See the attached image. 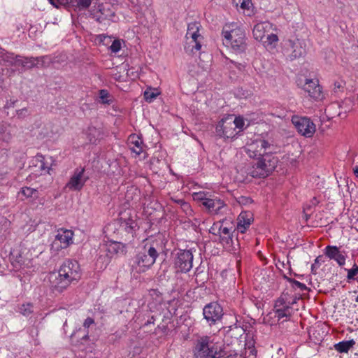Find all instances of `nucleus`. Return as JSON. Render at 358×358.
<instances>
[{
	"mask_svg": "<svg viewBox=\"0 0 358 358\" xmlns=\"http://www.w3.org/2000/svg\"><path fill=\"white\" fill-rule=\"evenodd\" d=\"M27 112V109L26 108H24L22 109L17 110V113L19 116H21V115H24Z\"/></svg>",
	"mask_w": 358,
	"mask_h": 358,
	"instance_id": "5fc2aeb1",
	"label": "nucleus"
},
{
	"mask_svg": "<svg viewBox=\"0 0 358 358\" xmlns=\"http://www.w3.org/2000/svg\"><path fill=\"white\" fill-rule=\"evenodd\" d=\"M285 278L290 283H292L294 286H296L298 288L300 289V290L301 291H305V290H307L308 289V287H306V285L303 283H301L297 280H296L294 278H288V277H286L285 276Z\"/></svg>",
	"mask_w": 358,
	"mask_h": 358,
	"instance_id": "37998d69",
	"label": "nucleus"
},
{
	"mask_svg": "<svg viewBox=\"0 0 358 358\" xmlns=\"http://www.w3.org/2000/svg\"><path fill=\"white\" fill-rule=\"evenodd\" d=\"M217 136L222 138H232L236 134L233 115L222 118L217 124L215 129Z\"/></svg>",
	"mask_w": 358,
	"mask_h": 358,
	"instance_id": "9d476101",
	"label": "nucleus"
},
{
	"mask_svg": "<svg viewBox=\"0 0 358 358\" xmlns=\"http://www.w3.org/2000/svg\"><path fill=\"white\" fill-rule=\"evenodd\" d=\"M353 173L357 178H358V166H356L353 168Z\"/></svg>",
	"mask_w": 358,
	"mask_h": 358,
	"instance_id": "e2e57ef3",
	"label": "nucleus"
},
{
	"mask_svg": "<svg viewBox=\"0 0 358 358\" xmlns=\"http://www.w3.org/2000/svg\"><path fill=\"white\" fill-rule=\"evenodd\" d=\"M356 301L358 302V296L356 298Z\"/></svg>",
	"mask_w": 358,
	"mask_h": 358,
	"instance_id": "774afa93",
	"label": "nucleus"
},
{
	"mask_svg": "<svg viewBox=\"0 0 358 358\" xmlns=\"http://www.w3.org/2000/svg\"><path fill=\"white\" fill-rule=\"evenodd\" d=\"M155 319L154 316H152L151 318L145 323V325H148V324L154 323Z\"/></svg>",
	"mask_w": 358,
	"mask_h": 358,
	"instance_id": "680f3d73",
	"label": "nucleus"
},
{
	"mask_svg": "<svg viewBox=\"0 0 358 358\" xmlns=\"http://www.w3.org/2000/svg\"><path fill=\"white\" fill-rule=\"evenodd\" d=\"M104 247V251L106 252V257L104 258L106 262H109L110 259H111L114 255L117 254L119 251L122 249V245L120 243L117 241L110 242Z\"/></svg>",
	"mask_w": 358,
	"mask_h": 358,
	"instance_id": "a878e982",
	"label": "nucleus"
},
{
	"mask_svg": "<svg viewBox=\"0 0 358 358\" xmlns=\"http://www.w3.org/2000/svg\"><path fill=\"white\" fill-rule=\"evenodd\" d=\"M269 146V143L264 139L256 140L249 145L247 152L250 158H255L257 155L268 154L266 150Z\"/></svg>",
	"mask_w": 358,
	"mask_h": 358,
	"instance_id": "4468645a",
	"label": "nucleus"
},
{
	"mask_svg": "<svg viewBox=\"0 0 358 358\" xmlns=\"http://www.w3.org/2000/svg\"><path fill=\"white\" fill-rule=\"evenodd\" d=\"M44 159V157L42 155L38 154L35 157V161L36 162L35 166L38 167L41 171H46L49 173L50 168L46 165Z\"/></svg>",
	"mask_w": 358,
	"mask_h": 358,
	"instance_id": "72a5a7b5",
	"label": "nucleus"
},
{
	"mask_svg": "<svg viewBox=\"0 0 358 358\" xmlns=\"http://www.w3.org/2000/svg\"><path fill=\"white\" fill-rule=\"evenodd\" d=\"M218 233L220 234V243L224 245L231 246L233 245V234L230 229L220 225Z\"/></svg>",
	"mask_w": 358,
	"mask_h": 358,
	"instance_id": "5701e85b",
	"label": "nucleus"
},
{
	"mask_svg": "<svg viewBox=\"0 0 358 358\" xmlns=\"http://www.w3.org/2000/svg\"><path fill=\"white\" fill-rule=\"evenodd\" d=\"M87 138L92 144H96L103 138V132L101 129L90 126L86 131Z\"/></svg>",
	"mask_w": 358,
	"mask_h": 358,
	"instance_id": "b1692460",
	"label": "nucleus"
},
{
	"mask_svg": "<svg viewBox=\"0 0 358 358\" xmlns=\"http://www.w3.org/2000/svg\"><path fill=\"white\" fill-rule=\"evenodd\" d=\"M159 95L158 92H155L152 91L151 90H146L144 92V99L148 102L152 101L157 96Z\"/></svg>",
	"mask_w": 358,
	"mask_h": 358,
	"instance_id": "79ce46f5",
	"label": "nucleus"
},
{
	"mask_svg": "<svg viewBox=\"0 0 358 358\" xmlns=\"http://www.w3.org/2000/svg\"><path fill=\"white\" fill-rule=\"evenodd\" d=\"M106 13H108V15H111V13H115L114 11L111 10L110 8H106Z\"/></svg>",
	"mask_w": 358,
	"mask_h": 358,
	"instance_id": "338daca9",
	"label": "nucleus"
},
{
	"mask_svg": "<svg viewBox=\"0 0 358 358\" xmlns=\"http://www.w3.org/2000/svg\"><path fill=\"white\" fill-rule=\"evenodd\" d=\"M251 166L248 169V174L253 178H264L268 176L276 168L278 158L270 154H262L253 158Z\"/></svg>",
	"mask_w": 358,
	"mask_h": 358,
	"instance_id": "f03ea898",
	"label": "nucleus"
},
{
	"mask_svg": "<svg viewBox=\"0 0 358 358\" xmlns=\"http://www.w3.org/2000/svg\"><path fill=\"white\" fill-rule=\"evenodd\" d=\"M85 168L76 169L66 187L73 191L81 190L85 183L89 179L88 176H85Z\"/></svg>",
	"mask_w": 358,
	"mask_h": 358,
	"instance_id": "f8f14e48",
	"label": "nucleus"
},
{
	"mask_svg": "<svg viewBox=\"0 0 358 358\" xmlns=\"http://www.w3.org/2000/svg\"><path fill=\"white\" fill-rule=\"evenodd\" d=\"M318 268V266H317V264H315V263L312 264L311 266V271L313 273L315 274L316 273V270L317 268Z\"/></svg>",
	"mask_w": 358,
	"mask_h": 358,
	"instance_id": "052dcab7",
	"label": "nucleus"
},
{
	"mask_svg": "<svg viewBox=\"0 0 358 358\" xmlns=\"http://www.w3.org/2000/svg\"><path fill=\"white\" fill-rule=\"evenodd\" d=\"M14 64L16 66H21L24 69H31L35 66L34 57H23L17 55L14 59Z\"/></svg>",
	"mask_w": 358,
	"mask_h": 358,
	"instance_id": "cd10ccee",
	"label": "nucleus"
},
{
	"mask_svg": "<svg viewBox=\"0 0 358 358\" xmlns=\"http://www.w3.org/2000/svg\"><path fill=\"white\" fill-rule=\"evenodd\" d=\"M203 37H185L184 48L185 52L190 54H195L201 48V43Z\"/></svg>",
	"mask_w": 358,
	"mask_h": 358,
	"instance_id": "dca6fc26",
	"label": "nucleus"
},
{
	"mask_svg": "<svg viewBox=\"0 0 358 358\" xmlns=\"http://www.w3.org/2000/svg\"><path fill=\"white\" fill-rule=\"evenodd\" d=\"M318 203H319V201L317 200V199L316 197H313L311 199L310 204L309 206H310V208H311L312 206H316Z\"/></svg>",
	"mask_w": 358,
	"mask_h": 358,
	"instance_id": "864d4df0",
	"label": "nucleus"
},
{
	"mask_svg": "<svg viewBox=\"0 0 358 358\" xmlns=\"http://www.w3.org/2000/svg\"><path fill=\"white\" fill-rule=\"evenodd\" d=\"M81 277L78 262L68 259L60 266L58 274H52L50 278L53 290L62 292L71 282H77Z\"/></svg>",
	"mask_w": 358,
	"mask_h": 358,
	"instance_id": "f257e3e1",
	"label": "nucleus"
},
{
	"mask_svg": "<svg viewBox=\"0 0 358 358\" xmlns=\"http://www.w3.org/2000/svg\"><path fill=\"white\" fill-rule=\"evenodd\" d=\"M290 306V296L288 293L283 292L281 296L276 300L275 307H287Z\"/></svg>",
	"mask_w": 358,
	"mask_h": 358,
	"instance_id": "473e14b6",
	"label": "nucleus"
},
{
	"mask_svg": "<svg viewBox=\"0 0 358 358\" xmlns=\"http://www.w3.org/2000/svg\"><path fill=\"white\" fill-rule=\"evenodd\" d=\"M76 0H57L59 8L61 6H62L65 8L74 7V3H76Z\"/></svg>",
	"mask_w": 358,
	"mask_h": 358,
	"instance_id": "a18cd8bd",
	"label": "nucleus"
},
{
	"mask_svg": "<svg viewBox=\"0 0 358 358\" xmlns=\"http://www.w3.org/2000/svg\"><path fill=\"white\" fill-rule=\"evenodd\" d=\"M358 274V266L355 264L351 269L348 270L347 278L348 280H355V276Z\"/></svg>",
	"mask_w": 358,
	"mask_h": 358,
	"instance_id": "c03bdc74",
	"label": "nucleus"
},
{
	"mask_svg": "<svg viewBox=\"0 0 358 358\" xmlns=\"http://www.w3.org/2000/svg\"><path fill=\"white\" fill-rule=\"evenodd\" d=\"M203 315L210 326L215 325L221 321L224 315L223 308L217 302H210L203 308Z\"/></svg>",
	"mask_w": 358,
	"mask_h": 358,
	"instance_id": "0eeeda50",
	"label": "nucleus"
},
{
	"mask_svg": "<svg viewBox=\"0 0 358 358\" xmlns=\"http://www.w3.org/2000/svg\"><path fill=\"white\" fill-rule=\"evenodd\" d=\"M200 24L197 22L189 23L185 37H203L199 33Z\"/></svg>",
	"mask_w": 358,
	"mask_h": 358,
	"instance_id": "c756f323",
	"label": "nucleus"
},
{
	"mask_svg": "<svg viewBox=\"0 0 358 358\" xmlns=\"http://www.w3.org/2000/svg\"><path fill=\"white\" fill-rule=\"evenodd\" d=\"M303 89L315 101H320L324 98L322 88L319 85L318 80L306 79Z\"/></svg>",
	"mask_w": 358,
	"mask_h": 358,
	"instance_id": "ddd939ff",
	"label": "nucleus"
},
{
	"mask_svg": "<svg viewBox=\"0 0 358 358\" xmlns=\"http://www.w3.org/2000/svg\"><path fill=\"white\" fill-rule=\"evenodd\" d=\"M292 122L298 132L306 137H311L315 132V125L308 117L294 115Z\"/></svg>",
	"mask_w": 358,
	"mask_h": 358,
	"instance_id": "6e6552de",
	"label": "nucleus"
},
{
	"mask_svg": "<svg viewBox=\"0 0 358 358\" xmlns=\"http://www.w3.org/2000/svg\"><path fill=\"white\" fill-rule=\"evenodd\" d=\"M252 221V215L250 212H242L238 217V229L241 233H245Z\"/></svg>",
	"mask_w": 358,
	"mask_h": 358,
	"instance_id": "412c9836",
	"label": "nucleus"
},
{
	"mask_svg": "<svg viewBox=\"0 0 358 358\" xmlns=\"http://www.w3.org/2000/svg\"><path fill=\"white\" fill-rule=\"evenodd\" d=\"M271 24L268 22H262L255 25L252 29L254 38L257 41H263L265 34L271 29Z\"/></svg>",
	"mask_w": 358,
	"mask_h": 358,
	"instance_id": "6ab92c4d",
	"label": "nucleus"
},
{
	"mask_svg": "<svg viewBox=\"0 0 358 358\" xmlns=\"http://www.w3.org/2000/svg\"><path fill=\"white\" fill-rule=\"evenodd\" d=\"M233 3L238 8H241L243 10H249L252 6L250 0H233Z\"/></svg>",
	"mask_w": 358,
	"mask_h": 358,
	"instance_id": "e433bc0d",
	"label": "nucleus"
},
{
	"mask_svg": "<svg viewBox=\"0 0 358 358\" xmlns=\"http://www.w3.org/2000/svg\"><path fill=\"white\" fill-rule=\"evenodd\" d=\"M32 307L31 303L22 304L20 308V311L23 315L29 316L33 313Z\"/></svg>",
	"mask_w": 358,
	"mask_h": 358,
	"instance_id": "a19ab883",
	"label": "nucleus"
},
{
	"mask_svg": "<svg viewBox=\"0 0 358 358\" xmlns=\"http://www.w3.org/2000/svg\"><path fill=\"white\" fill-rule=\"evenodd\" d=\"M282 52L287 58L292 61L306 55V45L298 38L287 39L283 41Z\"/></svg>",
	"mask_w": 358,
	"mask_h": 358,
	"instance_id": "423d86ee",
	"label": "nucleus"
},
{
	"mask_svg": "<svg viewBox=\"0 0 358 358\" xmlns=\"http://www.w3.org/2000/svg\"><path fill=\"white\" fill-rule=\"evenodd\" d=\"M131 3L132 4H138V3H141V1H140V0H136V1L131 0Z\"/></svg>",
	"mask_w": 358,
	"mask_h": 358,
	"instance_id": "69168bd1",
	"label": "nucleus"
},
{
	"mask_svg": "<svg viewBox=\"0 0 358 358\" xmlns=\"http://www.w3.org/2000/svg\"><path fill=\"white\" fill-rule=\"evenodd\" d=\"M275 317L278 320L283 317L288 318L292 315V308L291 306L287 307H275Z\"/></svg>",
	"mask_w": 358,
	"mask_h": 358,
	"instance_id": "2f4dec72",
	"label": "nucleus"
},
{
	"mask_svg": "<svg viewBox=\"0 0 358 358\" xmlns=\"http://www.w3.org/2000/svg\"><path fill=\"white\" fill-rule=\"evenodd\" d=\"M222 35L227 43H229L231 48L236 53H242L247 49V43L245 31L241 28H234L227 30L224 28Z\"/></svg>",
	"mask_w": 358,
	"mask_h": 358,
	"instance_id": "20e7f679",
	"label": "nucleus"
},
{
	"mask_svg": "<svg viewBox=\"0 0 358 358\" xmlns=\"http://www.w3.org/2000/svg\"><path fill=\"white\" fill-rule=\"evenodd\" d=\"M310 210V206H308L307 208H306L304 209V210H303L304 216H305V217H306V221L309 219V217H310V216L309 214H308V213H306V211H307V210Z\"/></svg>",
	"mask_w": 358,
	"mask_h": 358,
	"instance_id": "6e6d98bb",
	"label": "nucleus"
},
{
	"mask_svg": "<svg viewBox=\"0 0 358 358\" xmlns=\"http://www.w3.org/2000/svg\"><path fill=\"white\" fill-rule=\"evenodd\" d=\"M142 249L145 252V254L150 257V259L152 261V262L155 264L157 258L159 255V250L161 249V247L159 245V244L157 242L145 243Z\"/></svg>",
	"mask_w": 358,
	"mask_h": 358,
	"instance_id": "4be33fe9",
	"label": "nucleus"
},
{
	"mask_svg": "<svg viewBox=\"0 0 358 358\" xmlns=\"http://www.w3.org/2000/svg\"><path fill=\"white\" fill-rule=\"evenodd\" d=\"M193 199L194 201H200L201 204L210 214L220 213L221 209L225 206L224 201L217 197L211 198V195L207 192L194 193Z\"/></svg>",
	"mask_w": 358,
	"mask_h": 358,
	"instance_id": "39448f33",
	"label": "nucleus"
},
{
	"mask_svg": "<svg viewBox=\"0 0 358 358\" xmlns=\"http://www.w3.org/2000/svg\"><path fill=\"white\" fill-rule=\"evenodd\" d=\"M322 258H323V256L322 255H319L318 257H316V259H315V264H319L320 263V262H324L322 260Z\"/></svg>",
	"mask_w": 358,
	"mask_h": 358,
	"instance_id": "4d7b16f0",
	"label": "nucleus"
},
{
	"mask_svg": "<svg viewBox=\"0 0 358 358\" xmlns=\"http://www.w3.org/2000/svg\"><path fill=\"white\" fill-rule=\"evenodd\" d=\"M134 264L139 267V271L144 272L150 268L154 264L150 259V257L141 248L134 257Z\"/></svg>",
	"mask_w": 358,
	"mask_h": 358,
	"instance_id": "2eb2a0df",
	"label": "nucleus"
},
{
	"mask_svg": "<svg viewBox=\"0 0 358 358\" xmlns=\"http://www.w3.org/2000/svg\"><path fill=\"white\" fill-rule=\"evenodd\" d=\"M30 260H28V263H26V261L23 259L21 255L16 257V259L14 262H13V266L15 268H24L26 266H28Z\"/></svg>",
	"mask_w": 358,
	"mask_h": 358,
	"instance_id": "58836bf2",
	"label": "nucleus"
},
{
	"mask_svg": "<svg viewBox=\"0 0 358 358\" xmlns=\"http://www.w3.org/2000/svg\"><path fill=\"white\" fill-rule=\"evenodd\" d=\"M88 331L80 328L71 335V343L75 345L83 344V341L88 340Z\"/></svg>",
	"mask_w": 358,
	"mask_h": 358,
	"instance_id": "393cba45",
	"label": "nucleus"
},
{
	"mask_svg": "<svg viewBox=\"0 0 358 358\" xmlns=\"http://www.w3.org/2000/svg\"><path fill=\"white\" fill-rule=\"evenodd\" d=\"M175 268L178 272L187 273L193 266V255L190 250H180L175 258Z\"/></svg>",
	"mask_w": 358,
	"mask_h": 358,
	"instance_id": "1a4fd4ad",
	"label": "nucleus"
},
{
	"mask_svg": "<svg viewBox=\"0 0 358 358\" xmlns=\"http://www.w3.org/2000/svg\"><path fill=\"white\" fill-rule=\"evenodd\" d=\"M73 235V233L71 230H59L57 234L55 236L54 244H56L57 241H58L62 244L60 247L62 248H66L72 242Z\"/></svg>",
	"mask_w": 358,
	"mask_h": 358,
	"instance_id": "aec40b11",
	"label": "nucleus"
},
{
	"mask_svg": "<svg viewBox=\"0 0 358 358\" xmlns=\"http://www.w3.org/2000/svg\"><path fill=\"white\" fill-rule=\"evenodd\" d=\"M324 255L330 259H334L339 266H343L345 263V257L337 246L327 245L324 249Z\"/></svg>",
	"mask_w": 358,
	"mask_h": 358,
	"instance_id": "f3484780",
	"label": "nucleus"
},
{
	"mask_svg": "<svg viewBox=\"0 0 358 358\" xmlns=\"http://www.w3.org/2000/svg\"><path fill=\"white\" fill-rule=\"evenodd\" d=\"M180 208L187 215L189 216L192 214L190 204L185 201L180 205Z\"/></svg>",
	"mask_w": 358,
	"mask_h": 358,
	"instance_id": "49530a36",
	"label": "nucleus"
},
{
	"mask_svg": "<svg viewBox=\"0 0 358 358\" xmlns=\"http://www.w3.org/2000/svg\"><path fill=\"white\" fill-rule=\"evenodd\" d=\"M233 120L234 122L235 129L236 128L241 129L244 126V121L242 118L233 117Z\"/></svg>",
	"mask_w": 358,
	"mask_h": 358,
	"instance_id": "09e8293b",
	"label": "nucleus"
},
{
	"mask_svg": "<svg viewBox=\"0 0 358 358\" xmlns=\"http://www.w3.org/2000/svg\"><path fill=\"white\" fill-rule=\"evenodd\" d=\"M51 62V58L49 56H42L35 58V66L37 68L47 67Z\"/></svg>",
	"mask_w": 358,
	"mask_h": 358,
	"instance_id": "f704fd0d",
	"label": "nucleus"
},
{
	"mask_svg": "<svg viewBox=\"0 0 358 358\" xmlns=\"http://www.w3.org/2000/svg\"><path fill=\"white\" fill-rule=\"evenodd\" d=\"M171 199H172V201H173L174 203H176L178 204L180 206V205H181V204L185 201V200H184V199H173V198H172Z\"/></svg>",
	"mask_w": 358,
	"mask_h": 358,
	"instance_id": "13d9d810",
	"label": "nucleus"
},
{
	"mask_svg": "<svg viewBox=\"0 0 358 358\" xmlns=\"http://www.w3.org/2000/svg\"><path fill=\"white\" fill-rule=\"evenodd\" d=\"M129 141L130 150L132 152H134L136 155H139L143 152V141L138 136L134 134L131 135L129 138Z\"/></svg>",
	"mask_w": 358,
	"mask_h": 358,
	"instance_id": "bb28decb",
	"label": "nucleus"
},
{
	"mask_svg": "<svg viewBox=\"0 0 358 358\" xmlns=\"http://www.w3.org/2000/svg\"><path fill=\"white\" fill-rule=\"evenodd\" d=\"M110 97V94L106 90H101L99 91V98L101 100L102 103L110 104L111 103V100L109 99Z\"/></svg>",
	"mask_w": 358,
	"mask_h": 358,
	"instance_id": "ea45409f",
	"label": "nucleus"
},
{
	"mask_svg": "<svg viewBox=\"0 0 358 358\" xmlns=\"http://www.w3.org/2000/svg\"><path fill=\"white\" fill-rule=\"evenodd\" d=\"M48 1L54 7H55L57 8H59V5H58V3H57V0H48Z\"/></svg>",
	"mask_w": 358,
	"mask_h": 358,
	"instance_id": "bf43d9fd",
	"label": "nucleus"
},
{
	"mask_svg": "<svg viewBox=\"0 0 358 358\" xmlns=\"http://www.w3.org/2000/svg\"><path fill=\"white\" fill-rule=\"evenodd\" d=\"M112 52L116 53L121 49V43L119 40H114L110 47Z\"/></svg>",
	"mask_w": 358,
	"mask_h": 358,
	"instance_id": "de8ad7c7",
	"label": "nucleus"
},
{
	"mask_svg": "<svg viewBox=\"0 0 358 358\" xmlns=\"http://www.w3.org/2000/svg\"><path fill=\"white\" fill-rule=\"evenodd\" d=\"M278 41V37L275 34H268L266 37V41H262L264 45L266 47L275 48L276 46V43Z\"/></svg>",
	"mask_w": 358,
	"mask_h": 358,
	"instance_id": "c9c22d12",
	"label": "nucleus"
},
{
	"mask_svg": "<svg viewBox=\"0 0 358 358\" xmlns=\"http://www.w3.org/2000/svg\"><path fill=\"white\" fill-rule=\"evenodd\" d=\"M194 358H220L217 350L215 348L210 336L199 337L193 348Z\"/></svg>",
	"mask_w": 358,
	"mask_h": 358,
	"instance_id": "7ed1b4c3",
	"label": "nucleus"
},
{
	"mask_svg": "<svg viewBox=\"0 0 358 358\" xmlns=\"http://www.w3.org/2000/svg\"><path fill=\"white\" fill-rule=\"evenodd\" d=\"M1 139L4 142H9L12 138V134L6 127L0 128Z\"/></svg>",
	"mask_w": 358,
	"mask_h": 358,
	"instance_id": "4c0bfd02",
	"label": "nucleus"
},
{
	"mask_svg": "<svg viewBox=\"0 0 358 358\" xmlns=\"http://www.w3.org/2000/svg\"><path fill=\"white\" fill-rule=\"evenodd\" d=\"M299 299V298L295 297L293 299H290V306L292 307V305L296 303V300Z\"/></svg>",
	"mask_w": 358,
	"mask_h": 358,
	"instance_id": "0e129e2a",
	"label": "nucleus"
},
{
	"mask_svg": "<svg viewBox=\"0 0 358 358\" xmlns=\"http://www.w3.org/2000/svg\"><path fill=\"white\" fill-rule=\"evenodd\" d=\"M355 344V341L352 339L346 341H341L334 345L335 350L340 353H347L350 348Z\"/></svg>",
	"mask_w": 358,
	"mask_h": 358,
	"instance_id": "c85d7f7f",
	"label": "nucleus"
},
{
	"mask_svg": "<svg viewBox=\"0 0 358 358\" xmlns=\"http://www.w3.org/2000/svg\"><path fill=\"white\" fill-rule=\"evenodd\" d=\"M137 228V224L136 222L131 220H124V221L120 222H114L112 223L108 224L106 227V231L108 234L110 232L117 233L119 234L120 231H125L129 234H133V233L136 231V229Z\"/></svg>",
	"mask_w": 358,
	"mask_h": 358,
	"instance_id": "9b49d317",
	"label": "nucleus"
},
{
	"mask_svg": "<svg viewBox=\"0 0 358 358\" xmlns=\"http://www.w3.org/2000/svg\"><path fill=\"white\" fill-rule=\"evenodd\" d=\"M106 11V8L102 4L99 5L98 8H94L90 11V15L96 22L100 23L105 20L114 21L113 18L115 16V13H111V15H108Z\"/></svg>",
	"mask_w": 358,
	"mask_h": 358,
	"instance_id": "a211bd4d",
	"label": "nucleus"
},
{
	"mask_svg": "<svg viewBox=\"0 0 358 358\" xmlns=\"http://www.w3.org/2000/svg\"><path fill=\"white\" fill-rule=\"evenodd\" d=\"M94 323V319H92V317H87L83 323V327H84L83 329H86L89 328L90 327V325H92Z\"/></svg>",
	"mask_w": 358,
	"mask_h": 358,
	"instance_id": "3c124183",
	"label": "nucleus"
},
{
	"mask_svg": "<svg viewBox=\"0 0 358 358\" xmlns=\"http://www.w3.org/2000/svg\"><path fill=\"white\" fill-rule=\"evenodd\" d=\"M169 277L170 276L168 275V270L164 269L159 275V281L162 282L163 281L168 280Z\"/></svg>",
	"mask_w": 358,
	"mask_h": 358,
	"instance_id": "8fccbe9b",
	"label": "nucleus"
},
{
	"mask_svg": "<svg viewBox=\"0 0 358 358\" xmlns=\"http://www.w3.org/2000/svg\"><path fill=\"white\" fill-rule=\"evenodd\" d=\"M20 193L26 199H31L36 200L39 197V192L36 189L31 188L29 187H24L21 189Z\"/></svg>",
	"mask_w": 358,
	"mask_h": 358,
	"instance_id": "7c9ffc66",
	"label": "nucleus"
},
{
	"mask_svg": "<svg viewBox=\"0 0 358 358\" xmlns=\"http://www.w3.org/2000/svg\"><path fill=\"white\" fill-rule=\"evenodd\" d=\"M158 329L164 334L167 335L169 331V329L167 325H159Z\"/></svg>",
	"mask_w": 358,
	"mask_h": 358,
	"instance_id": "603ef678",
	"label": "nucleus"
}]
</instances>
